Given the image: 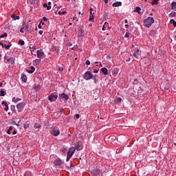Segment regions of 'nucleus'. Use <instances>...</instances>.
Masks as SVG:
<instances>
[{"mask_svg": "<svg viewBox=\"0 0 176 176\" xmlns=\"http://www.w3.org/2000/svg\"><path fill=\"white\" fill-rule=\"evenodd\" d=\"M155 23V19H153V17H148L144 21V27H147V28H149L152 24Z\"/></svg>", "mask_w": 176, "mask_h": 176, "instance_id": "nucleus-1", "label": "nucleus"}, {"mask_svg": "<svg viewBox=\"0 0 176 176\" xmlns=\"http://www.w3.org/2000/svg\"><path fill=\"white\" fill-rule=\"evenodd\" d=\"M74 153H75V148L72 147L69 148V150L67 153L66 162H69V159H71V157H72V156L74 155Z\"/></svg>", "mask_w": 176, "mask_h": 176, "instance_id": "nucleus-2", "label": "nucleus"}, {"mask_svg": "<svg viewBox=\"0 0 176 176\" xmlns=\"http://www.w3.org/2000/svg\"><path fill=\"white\" fill-rule=\"evenodd\" d=\"M93 76L94 75L90 71L86 72L83 75V78L85 80H90V79H93Z\"/></svg>", "mask_w": 176, "mask_h": 176, "instance_id": "nucleus-3", "label": "nucleus"}, {"mask_svg": "<svg viewBox=\"0 0 176 176\" xmlns=\"http://www.w3.org/2000/svg\"><path fill=\"white\" fill-rule=\"evenodd\" d=\"M58 98V95H57V94L52 93L48 96V100L49 101L53 102V101H56V100H57Z\"/></svg>", "mask_w": 176, "mask_h": 176, "instance_id": "nucleus-4", "label": "nucleus"}, {"mask_svg": "<svg viewBox=\"0 0 176 176\" xmlns=\"http://www.w3.org/2000/svg\"><path fill=\"white\" fill-rule=\"evenodd\" d=\"M24 107H25V102H20L19 104H18L16 105L18 112H21V111L24 109Z\"/></svg>", "mask_w": 176, "mask_h": 176, "instance_id": "nucleus-5", "label": "nucleus"}, {"mask_svg": "<svg viewBox=\"0 0 176 176\" xmlns=\"http://www.w3.org/2000/svg\"><path fill=\"white\" fill-rule=\"evenodd\" d=\"M59 98H61L62 100H65V101H68V98H69V97L66 94H62L59 96Z\"/></svg>", "mask_w": 176, "mask_h": 176, "instance_id": "nucleus-6", "label": "nucleus"}, {"mask_svg": "<svg viewBox=\"0 0 176 176\" xmlns=\"http://www.w3.org/2000/svg\"><path fill=\"white\" fill-rule=\"evenodd\" d=\"M43 56H45V53H43L42 50H37V57L38 58H42V57H43Z\"/></svg>", "mask_w": 176, "mask_h": 176, "instance_id": "nucleus-7", "label": "nucleus"}, {"mask_svg": "<svg viewBox=\"0 0 176 176\" xmlns=\"http://www.w3.org/2000/svg\"><path fill=\"white\" fill-rule=\"evenodd\" d=\"M78 36H85V30L82 27L78 28Z\"/></svg>", "mask_w": 176, "mask_h": 176, "instance_id": "nucleus-8", "label": "nucleus"}, {"mask_svg": "<svg viewBox=\"0 0 176 176\" xmlns=\"http://www.w3.org/2000/svg\"><path fill=\"white\" fill-rule=\"evenodd\" d=\"M26 71L28 72V74H34L35 72V67L34 66H31L30 67H28Z\"/></svg>", "mask_w": 176, "mask_h": 176, "instance_id": "nucleus-9", "label": "nucleus"}, {"mask_svg": "<svg viewBox=\"0 0 176 176\" xmlns=\"http://www.w3.org/2000/svg\"><path fill=\"white\" fill-rule=\"evenodd\" d=\"M82 149H83V146H82L80 142H78L75 148V151H82Z\"/></svg>", "mask_w": 176, "mask_h": 176, "instance_id": "nucleus-10", "label": "nucleus"}, {"mask_svg": "<svg viewBox=\"0 0 176 176\" xmlns=\"http://www.w3.org/2000/svg\"><path fill=\"white\" fill-rule=\"evenodd\" d=\"M7 63L8 64H11L13 65V64H14V58L10 57V58L7 59Z\"/></svg>", "mask_w": 176, "mask_h": 176, "instance_id": "nucleus-11", "label": "nucleus"}, {"mask_svg": "<svg viewBox=\"0 0 176 176\" xmlns=\"http://www.w3.org/2000/svg\"><path fill=\"white\" fill-rule=\"evenodd\" d=\"M52 135H54L55 137H57V135H60V130L58 129H54L52 133Z\"/></svg>", "mask_w": 176, "mask_h": 176, "instance_id": "nucleus-12", "label": "nucleus"}, {"mask_svg": "<svg viewBox=\"0 0 176 176\" xmlns=\"http://www.w3.org/2000/svg\"><path fill=\"white\" fill-rule=\"evenodd\" d=\"M54 166H61L63 164V162L60 160H56L54 162Z\"/></svg>", "mask_w": 176, "mask_h": 176, "instance_id": "nucleus-13", "label": "nucleus"}, {"mask_svg": "<svg viewBox=\"0 0 176 176\" xmlns=\"http://www.w3.org/2000/svg\"><path fill=\"white\" fill-rule=\"evenodd\" d=\"M101 72H102L103 75H109L108 69L106 67H103L100 69Z\"/></svg>", "mask_w": 176, "mask_h": 176, "instance_id": "nucleus-14", "label": "nucleus"}, {"mask_svg": "<svg viewBox=\"0 0 176 176\" xmlns=\"http://www.w3.org/2000/svg\"><path fill=\"white\" fill-rule=\"evenodd\" d=\"M113 6L114 8H118V6H122V2L121 1H117L113 3Z\"/></svg>", "mask_w": 176, "mask_h": 176, "instance_id": "nucleus-15", "label": "nucleus"}, {"mask_svg": "<svg viewBox=\"0 0 176 176\" xmlns=\"http://www.w3.org/2000/svg\"><path fill=\"white\" fill-rule=\"evenodd\" d=\"M21 78L22 80V82H24V83H27V76L25 74H22Z\"/></svg>", "mask_w": 176, "mask_h": 176, "instance_id": "nucleus-16", "label": "nucleus"}, {"mask_svg": "<svg viewBox=\"0 0 176 176\" xmlns=\"http://www.w3.org/2000/svg\"><path fill=\"white\" fill-rule=\"evenodd\" d=\"M100 173H101V170L98 168L95 171L93 172V174H94V175L98 176V175H100Z\"/></svg>", "mask_w": 176, "mask_h": 176, "instance_id": "nucleus-17", "label": "nucleus"}, {"mask_svg": "<svg viewBox=\"0 0 176 176\" xmlns=\"http://www.w3.org/2000/svg\"><path fill=\"white\" fill-rule=\"evenodd\" d=\"M12 19H13L14 20H20V16H17L14 14H12L11 16Z\"/></svg>", "mask_w": 176, "mask_h": 176, "instance_id": "nucleus-18", "label": "nucleus"}, {"mask_svg": "<svg viewBox=\"0 0 176 176\" xmlns=\"http://www.w3.org/2000/svg\"><path fill=\"white\" fill-rule=\"evenodd\" d=\"M30 121H26L23 126L24 129H28V127H30Z\"/></svg>", "mask_w": 176, "mask_h": 176, "instance_id": "nucleus-19", "label": "nucleus"}, {"mask_svg": "<svg viewBox=\"0 0 176 176\" xmlns=\"http://www.w3.org/2000/svg\"><path fill=\"white\" fill-rule=\"evenodd\" d=\"M171 8L173 10H176V2L173 1L171 3Z\"/></svg>", "mask_w": 176, "mask_h": 176, "instance_id": "nucleus-20", "label": "nucleus"}, {"mask_svg": "<svg viewBox=\"0 0 176 176\" xmlns=\"http://www.w3.org/2000/svg\"><path fill=\"white\" fill-rule=\"evenodd\" d=\"M0 96L1 97H5V96H6V92H5L3 89H1L0 91Z\"/></svg>", "mask_w": 176, "mask_h": 176, "instance_id": "nucleus-21", "label": "nucleus"}, {"mask_svg": "<svg viewBox=\"0 0 176 176\" xmlns=\"http://www.w3.org/2000/svg\"><path fill=\"white\" fill-rule=\"evenodd\" d=\"M135 12H136L138 14H141V8L136 7Z\"/></svg>", "mask_w": 176, "mask_h": 176, "instance_id": "nucleus-22", "label": "nucleus"}, {"mask_svg": "<svg viewBox=\"0 0 176 176\" xmlns=\"http://www.w3.org/2000/svg\"><path fill=\"white\" fill-rule=\"evenodd\" d=\"M21 98H12V102H19V101H21Z\"/></svg>", "mask_w": 176, "mask_h": 176, "instance_id": "nucleus-23", "label": "nucleus"}, {"mask_svg": "<svg viewBox=\"0 0 176 176\" xmlns=\"http://www.w3.org/2000/svg\"><path fill=\"white\" fill-rule=\"evenodd\" d=\"M159 0H152L151 5H157Z\"/></svg>", "mask_w": 176, "mask_h": 176, "instance_id": "nucleus-24", "label": "nucleus"}, {"mask_svg": "<svg viewBox=\"0 0 176 176\" xmlns=\"http://www.w3.org/2000/svg\"><path fill=\"white\" fill-rule=\"evenodd\" d=\"M10 110L12 111V112H15L16 111V106L11 105Z\"/></svg>", "mask_w": 176, "mask_h": 176, "instance_id": "nucleus-25", "label": "nucleus"}, {"mask_svg": "<svg viewBox=\"0 0 176 176\" xmlns=\"http://www.w3.org/2000/svg\"><path fill=\"white\" fill-rule=\"evenodd\" d=\"M34 90L35 91H39V90H41V85H37L34 87Z\"/></svg>", "mask_w": 176, "mask_h": 176, "instance_id": "nucleus-26", "label": "nucleus"}, {"mask_svg": "<svg viewBox=\"0 0 176 176\" xmlns=\"http://www.w3.org/2000/svg\"><path fill=\"white\" fill-rule=\"evenodd\" d=\"M170 24H173V26H174V27H176V21H175V20L171 19V20L170 21Z\"/></svg>", "mask_w": 176, "mask_h": 176, "instance_id": "nucleus-27", "label": "nucleus"}, {"mask_svg": "<svg viewBox=\"0 0 176 176\" xmlns=\"http://www.w3.org/2000/svg\"><path fill=\"white\" fill-rule=\"evenodd\" d=\"M41 59L34 60V63H36V65H38L41 64Z\"/></svg>", "mask_w": 176, "mask_h": 176, "instance_id": "nucleus-28", "label": "nucleus"}, {"mask_svg": "<svg viewBox=\"0 0 176 176\" xmlns=\"http://www.w3.org/2000/svg\"><path fill=\"white\" fill-rule=\"evenodd\" d=\"M93 20H94V15H93V14H90L89 21H93Z\"/></svg>", "mask_w": 176, "mask_h": 176, "instance_id": "nucleus-29", "label": "nucleus"}, {"mask_svg": "<svg viewBox=\"0 0 176 176\" xmlns=\"http://www.w3.org/2000/svg\"><path fill=\"white\" fill-rule=\"evenodd\" d=\"M25 43L24 42V41H23V40H19V45H21V46H24V44H25Z\"/></svg>", "mask_w": 176, "mask_h": 176, "instance_id": "nucleus-30", "label": "nucleus"}, {"mask_svg": "<svg viewBox=\"0 0 176 176\" xmlns=\"http://www.w3.org/2000/svg\"><path fill=\"white\" fill-rule=\"evenodd\" d=\"M123 151V148L120 147L116 150V153H120Z\"/></svg>", "mask_w": 176, "mask_h": 176, "instance_id": "nucleus-31", "label": "nucleus"}, {"mask_svg": "<svg viewBox=\"0 0 176 176\" xmlns=\"http://www.w3.org/2000/svg\"><path fill=\"white\" fill-rule=\"evenodd\" d=\"M169 16H170V17H175L176 16V13L175 12H171Z\"/></svg>", "mask_w": 176, "mask_h": 176, "instance_id": "nucleus-32", "label": "nucleus"}, {"mask_svg": "<svg viewBox=\"0 0 176 176\" xmlns=\"http://www.w3.org/2000/svg\"><path fill=\"white\" fill-rule=\"evenodd\" d=\"M92 79L94 81V83H96V85H97V83H98V78H92Z\"/></svg>", "mask_w": 176, "mask_h": 176, "instance_id": "nucleus-33", "label": "nucleus"}, {"mask_svg": "<svg viewBox=\"0 0 176 176\" xmlns=\"http://www.w3.org/2000/svg\"><path fill=\"white\" fill-rule=\"evenodd\" d=\"M30 49L31 50V51L32 52V50H35L36 47L34 46H32V45H30Z\"/></svg>", "mask_w": 176, "mask_h": 176, "instance_id": "nucleus-34", "label": "nucleus"}, {"mask_svg": "<svg viewBox=\"0 0 176 176\" xmlns=\"http://www.w3.org/2000/svg\"><path fill=\"white\" fill-rule=\"evenodd\" d=\"M6 36H8V34L3 33V34H2V35L0 36V38H5V37H6Z\"/></svg>", "mask_w": 176, "mask_h": 176, "instance_id": "nucleus-35", "label": "nucleus"}, {"mask_svg": "<svg viewBox=\"0 0 176 176\" xmlns=\"http://www.w3.org/2000/svg\"><path fill=\"white\" fill-rule=\"evenodd\" d=\"M1 104H2V105H5V107L9 106V105L8 104V102H5V101L1 102Z\"/></svg>", "mask_w": 176, "mask_h": 176, "instance_id": "nucleus-36", "label": "nucleus"}, {"mask_svg": "<svg viewBox=\"0 0 176 176\" xmlns=\"http://www.w3.org/2000/svg\"><path fill=\"white\" fill-rule=\"evenodd\" d=\"M116 102H122V98H118L116 99Z\"/></svg>", "mask_w": 176, "mask_h": 176, "instance_id": "nucleus-37", "label": "nucleus"}, {"mask_svg": "<svg viewBox=\"0 0 176 176\" xmlns=\"http://www.w3.org/2000/svg\"><path fill=\"white\" fill-rule=\"evenodd\" d=\"M41 127V125L39 124H36L35 125H34V128L35 129H39Z\"/></svg>", "mask_w": 176, "mask_h": 176, "instance_id": "nucleus-38", "label": "nucleus"}, {"mask_svg": "<svg viewBox=\"0 0 176 176\" xmlns=\"http://www.w3.org/2000/svg\"><path fill=\"white\" fill-rule=\"evenodd\" d=\"M52 52H56L57 47H56V46L52 47Z\"/></svg>", "mask_w": 176, "mask_h": 176, "instance_id": "nucleus-39", "label": "nucleus"}, {"mask_svg": "<svg viewBox=\"0 0 176 176\" xmlns=\"http://www.w3.org/2000/svg\"><path fill=\"white\" fill-rule=\"evenodd\" d=\"M3 47H5L6 49L9 50L10 49V45H4Z\"/></svg>", "mask_w": 176, "mask_h": 176, "instance_id": "nucleus-40", "label": "nucleus"}, {"mask_svg": "<svg viewBox=\"0 0 176 176\" xmlns=\"http://www.w3.org/2000/svg\"><path fill=\"white\" fill-rule=\"evenodd\" d=\"M130 36V33L126 32V34L124 35L125 38H129Z\"/></svg>", "mask_w": 176, "mask_h": 176, "instance_id": "nucleus-41", "label": "nucleus"}, {"mask_svg": "<svg viewBox=\"0 0 176 176\" xmlns=\"http://www.w3.org/2000/svg\"><path fill=\"white\" fill-rule=\"evenodd\" d=\"M62 152H63V153H65L67 152V148H62Z\"/></svg>", "mask_w": 176, "mask_h": 176, "instance_id": "nucleus-42", "label": "nucleus"}, {"mask_svg": "<svg viewBox=\"0 0 176 176\" xmlns=\"http://www.w3.org/2000/svg\"><path fill=\"white\" fill-rule=\"evenodd\" d=\"M85 64L87 65H90V60H86Z\"/></svg>", "mask_w": 176, "mask_h": 176, "instance_id": "nucleus-43", "label": "nucleus"}, {"mask_svg": "<svg viewBox=\"0 0 176 176\" xmlns=\"http://www.w3.org/2000/svg\"><path fill=\"white\" fill-rule=\"evenodd\" d=\"M94 74H98V69H94Z\"/></svg>", "mask_w": 176, "mask_h": 176, "instance_id": "nucleus-44", "label": "nucleus"}, {"mask_svg": "<svg viewBox=\"0 0 176 176\" xmlns=\"http://www.w3.org/2000/svg\"><path fill=\"white\" fill-rule=\"evenodd\" d=\"M119 72V70L118 69H114V74H117Z\"/></svg>", "mask_w": 176, "mask_h": 176, "instance_id": "nucleus-45", "label": "nucleus"}, {"mask_svg": "<svg viewBox=\"0 0 176 176\" xmlns=\"http://www.w3.org/2000/svg\"><path fill=\"white\" fill-rule=\"evenodd\" d=\"M43 21H47V18H46V16H43Z\"/></svg>", "mask_w": 176, "mask_h": 176, "instance_id": "nucleus-46", "label": "nucleus"}, {"mask_svg": "<svg viewBox=\"0 0 176 176\" xmlns=\"http://www.w3.org/2000/svg\"><path fill=\"white\" fill-rule=\"evenodd\" d=\"M4 111H9V106L6 107Z\"/></svg>", "mask_w": 176, "mask_h": 176, "instance_id": "nucleus-47", "label": "nucleus"}, {"mask_svg": "<svg viewBox=\"0 0 176 176\" xmlns=\"http://www.w3.org/2000/svg\"><path fill=\"white\" fill-rule=\"evenodd\" d=\"M67 46H72V43L68 42V43H67Z\"/></svg>", "mask_w": 176, "mask_h": 176, "instance_id": "nucleus-48", "label": "nucleus"}, {"mask_svg": "<svg viewBox=\"0 0 176 176\" xmlns=\"http://www.w3.org/2000/svg\"><path fill=\"white\" fill-rule=\"evenodd\" d=\"M20 32L24 33V27L20 30Z\"/></svg>", "mask_w": 176, "mask_h": 176, "instance_id": "nucleus-49", "label": "nucleus"}, {"mask_svg": "<svg viewBox=\"0 0 176 176\" xmlns=\"http://www.w3.org/2000/svg\"><path fill=\"white\" fill-rule=\"evenodd\" d=\"M76 119H79L80 118V116L79 114H76Z\"/></svg>", "mask_w": 176, "mask_h": 176, "instance_id": "nucleus-50", "label": "nucleus"}, {"mask_svg": "<svg viewBox=\"0 0 176 176\" xmlns=\"http://www.w3.org/2000/svg\"><path fill=\"white\" fill-rule=\"evenodd\" d=\"M64 111V109H60L59 112L60 113L63 114V112Z\"/></svg>", "mask_w": 176, "mask_h": 176, "instance_id": "nucleus-51", "label": "nucleus"}, {"mask_svg": "<svg viewBox=\"0 0 176 176\" xmlns=\"http://www.w3.org/2000/svg\"><path fill=\"white\" fill-rule=\"evenodd\" d=\"M58 71L59 72L64 71V69L63 67H59Z\"/></svg>", "mask_w": 176, "mask_h": 176, "instance_id": "nucleus-52", "label": "nucleus"}, {"mask_svg": "<svg viewBox=\"0 0 176 176\" xmlns=\"http://www.w3.org/2000/svg\"><path fill=\"white\" fill-rule=\"evenodd\" d=\"M47 10H50V9H52V6H47Z\"/></svg>", "mask_w": 176, "mask_h": 176, "instance_id": "nucleus-53", "label": "nucleus"}, {"mask_svg": "<svg viewBox=\"0 0 176 176\" xmlns=\"http://www.w3.org/2000/svg\"><path fill=\"white\" fill-rule=\"evenodd\" d=\"M38 34H40V35H42V34H43V30H40V31L38 32Z\"/></svg>", "mask_w": 176, "mask_h": 176, "instance_id": "nucleus-54", "label": "nucleus"}, {"mask_svg": "<svg viewBox=\"0 0 176 176\" xmlns=\"http://www.w3.org/2000/svg\"><path fill=\"white\" fill-rule=\"evenodd\" d=\"M12 134L14 135V134H17V131L16 130L13 131Z\"/></svg>", "mask_w": 176, "mask_h": 176, "instance_id": "nucleus-55", "label": "nucleus"}, {"mask_svg": "<svg viewBox=\"0 0 176 176\" xmlns=\"http://www.w3.org/2000/svg\"><path fill=\"white\" fill-rule=\"evenodd\" d=\"M47 6H47V3H46L43 4V7H44V8H47Z\"/></svg>", "mask_w": 176, "mask_h": 176, "instance_id": "nucleus-56", "label": "nucleus"}, {"mask_svg": "<svg viewBox=\"0 0 176 176\" xmlns=\"http://www.w3.org/2000/svg\"><path fill=\"white\" fill-rule=\"evenodd\" d=\"M93 78H98V75H94V76H93Z\"/></svg>", "mask_w": 176, "mask_h": 176, "instance_id": "nucleus-57", "label": "nucleus"}, {"mask_svg": "<svg viewBox=\"0 0 176 176\" xmlns=\"http://www.w3.org/2000/svg\"><path fill=\"white\" fill-rule=\"evenodd\" d=\"M138 52H140V50H138V49L135 50V54L138 53Z\"/></svg>", "mask_w": 176, "mask_h": 176, "instance_id": "nucleus-58", "label": "nucleus"}, {"mask_svg": "<svg viewBox=\"0 0 176 176\" xmlns=\"http://www.w3.org/2000/svg\"><path fill=\"white\" fill-rule=\"evenodd\" d=\"M38 28L41 30V28H42V25H41V23L38 24Z\"/></svg>", "mask_w": 176, "mask_h": 176, "instance_id": "nucleus-59", "label": "nucleus"}, {"mask_svg": "<svg viewBox=\"0 0 176 176\" xmlns=\"http://www.w3.org/2000/svg\"><path fill=\"white\" fill-rule=\"evenodd\" d=\"M10 131H12V130H13V126H10L9 129Z\"/></svg>", "mask_w": 176, "mask_h": 176, "instance_id": "nucleus-60", "label": "nucleus"}, {"mask_svg": "<svg viewBox=\"0 0 176 176\" xmlns=\"http://www.w3.org/2000/svg\"><path fill=\"white\" fill-rule=\"evenodd\" d=\"M133 57H135V58H138L137 54L134 53V54H133Z\"/></svg>", "mask_w": 176, "mask_h": 176, "instance_id": "nucleus-61", "label": "nucleus"}, {"mask_svg": "<svg viewBox=\"0 0 176 176\" xmlns=\"http://www.w3.org/2000/svg\"><path fill=\"white\" fill-rule=\"evenodd\" d=\"M7 133H8V134H12V132H10V130H8V131H7Z\"/></svg>", "mask_w": 176, "mask_h": 176, "instance_id": "nucleus-62", "label": "nucleus"}, {"mask_svg": "<svg viewBox=\"0 0 176 176\" xmlns=\"http://www.w3.org/2000/svg\"><path fill=\"white\" fill-rule=\"evenodd\" d=\"M65 13H67L66 11H63V12H61V14H65Z\"/></svg>", "mask_w": 176, "mask_h": 176, "instance_id": "nucleus-63", "label": "nucleus"}, {"mask_svg": "<svg viewBox=\"0 0 176 176\" xmlns=\"http://www.w3.org/2000/svg\"><path fill=\"white\" fill-rule=\"evenodd\" d=\"M24 30H28V26H25V28H24Z\"/></svg>", "mask_w": 176, "mask_h": 176, "instance_id": "nucleus-64", "label": "nucleus"}]
</instances>
